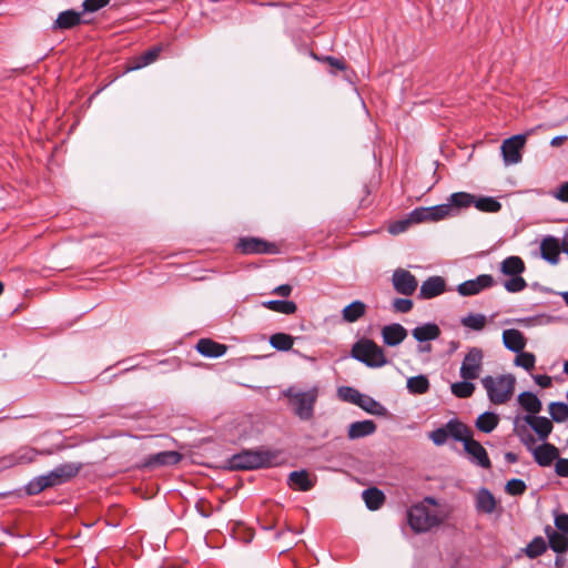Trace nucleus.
Masks as SVG:
<instances>
[{
    "mask_svg": "<svg viewBox=\"0 0 568 568\" xmlns=\"http://www.w3.org/2000/svg\"><path fill=\"white\" fill-rule=\"evenodd\" d=\"M446 516L437 507L433 497H426L420 503L412 506L408 511V524L415 532H426L439 526Z\"/></svg>",
    "mask_w": 568,
    "mask_h": 568,
    "instance_id": "f257e3e1",
    "label": "nucleus"
},
{
    "mask_svg": "<svg viewBox=\"0 0 568 568\" xmlns=\"http://www.w3.org/2000/svg\"><path fill=\"white\" fill-rule=\"evenodd\" d=\"M283 395L287 398L292 412L298 419L310 422L314 418L315 404L320 395L317 386H313L308 390L292 386L285 389Z\"/></svg>",
    "mask_w": 568,
    "mask_h": 568,
    "instance_id": "f03ea898",
    "label": "nucleus"
},
{
    "mask_svg": "<svg viewBox=\"0 0 568 568\" xmlns=\"http://www.w3.org/2000/svg\"><path fill=\"white\" fill-rule=\"evenodd\" d=\"M80 464L69 463L60 465L49 474L32 479L27 486V491L30 495H37L47 488L61 485L75 477L80 471Z\"/></svg>",
    "mask_w": 568,
    "mask_h": 568,
    "instance_id": "7ed1b4c3",
    "label": "nucleus"
},
{
    "mask_svg": "<svg viewBox=\"0 0 568 568\" xmlns=\"http://www.w3.org/2000/svg\"><path fill=\"white\" fill-rule=\"evenodd\" d=\"M481 384L487 392L488 399L494 405L508 403L515 393L516 377L513 374L485 376Z\"/></svg>",
    "mask_w": 568,
    "mask_h": 568,
    "instance_id": "20e7f679",
    "label": "nucleus"
},
{
    "mask_svg": "<svg viewBox=\"0 0 568 568\" xmlns=\"http://www.w3.org/2000/svg\"><path fill=\"white\" fill-rule=\"evenodd\" d=\"M352 356L369 367H382L387 364L384 349L374 341L363 338L355 343Z\"/></svg>",
    "mask_w": 568,
    "mask_h": 568,
    "instance_id": "39448f33",
    "label": "nucleus"
},
{
    "mask_svg": "<svg viewBox=\"0 0 568 568\" xmlns=\"http://www.w3.org/2000/svg\"><path fill=\"white\" fill-rule=\"evenodd\" d=\"M276 455L264 450H244L233 456L231 464L237 469H254L273 465Z\"/></svg>",
    "mask_w": 568,
    "mask_h": 568,
    "instance_id": "423d86ee",
    "label": "nucleus"
},
{
    "mask_svg": "<svg viewBox=\"0 0 568 568\" xmlns=\"http://www.w3.org/2000/svg\"><path fill=\"white\" fill-rule=\"evenodd\" d=\"M236 247L242 254H278L280 247L276 243L260 237H242Z\"/></svg>",
    "mask_w": 568,
    "mask_h": 568,
    "instance_id": "0eeeda50",
    "label": "nucleus"
},
{
    "mask_svg": "<svg viewBox=\"0 0 568 568\" xmlns=\"http://www.w3.org/2000/svg\"><path fill=\"white\" fill-rule=\"evenodd\" d=\"M484 353L479 347H471L465 355L462 366L460 376L466 381H474L479 377L483 367Z\"/></svg>",
    "mask_w": 568,
    "mask_h": 568,
    "instance_id": "6e6552de",
    "label": "nucleus"
},
{
    "mask_svg": "<svg viewBox=\"0 0 568 568\" xmlns=\"http://www.w3.org/2000/svg\"><path fill=\"white\" fill-rule=\"evenodd\" d=\"M526 141L527 134H517L503 142L501 154L506 165L517 164L521 161V151Z\"/></svg>",
    "mask_w": 568,
    "mask_h": 568,
    "instance_id": "1a4fd4ad",
    "label": "nucleus"
},
{
    "mask_svg": "<svg viewBox=\"0 0 568 568\" xmlns=\"http://www.w3.org/2000/svg\"><path fill=\"white\" fill-rule=\"evenodd\" d=\"M91 22L90 18H84L80 11L69 9L60 12L52 24V31L63 32L72 30L80 24H88Z\"/></svg>",
    "mask_w": 568,
    "mask_h": 568,
    "instance_id": "9d476101",
    "label": "nucleus"
},
{
    "mask_svg": "<svg viewBox=\"0 0 568 568\" xmlns=\"http://www.w3.org/2000/svg\"><path fill=\"white\" fill-rule=\"evenodd\" d=\"M395 291L403 295H412L417 288L416 277L404 268H397L392 277Z\"/></svg>",
    "mask_w": 568,
    "mask_h": 568,
    "instance_id": "9b49d317",
    "label": "nucleus"
},
{
    "mask_svg": "<svg viewBox=\"0 0 568 568\" xmlns=\"http://www.w3.org/2000/svg\"><path fill=\"white\" fill-rule=\"evenodd\" d=\"M495 281L491 275L483 274L475 280L466 281L457 286V292L462 296H471L480 293L483 290L491 287Z\"/></svg>",
    "mask_w": 568,
    "mask_h": 568,
    "instance_id": "f8f14e48",
    "label": "nucleus"
},
{
    "mask_svg": "<svg viewBox=\"0 0 568 568\" xmlns=\"http://www.w3.org/2000/svg\"><path fill=\"white\" fill-rule=\"evenodd\" d=\"M446 291V282L442 276H430L423 282L418 297L420 300H430L439 296Z\"/></svg>",
    "mask_w": 568,
    "mask_h": 568,
    "instance_id": "ddd939ff",
    "label": "nucleus"
},
{
    "mask_svg": "<svg viewBox=\"0 0 568 568\" xmlns=\"http://www.w3.org/2000/svg\"><path fill=\"white\" fill-rule=\"evenodd\" d=\"M561 251V243L558 239L554 236H546L542 239L540 243V254L548 263L552 265L558 264Z\"/></svg>",
    "mask_w": 568,
    "mask_h": 568,
    "instance_id": "4468645a",
    "label": "nucleus"
},
{
    "mask_svg": "<svg viewBox=\"0 0 568 568\" xmlns=\"http://www.w3.org/2000/svg\"><path fill=\"white\" fill-rule=\"evenodd\" d=\"M464 449L473 458V460L480 467L486 469L491 467V463L486 449L479 442L473 439V437L469 440H466Z\"/></svg>",
    "mask_w": 568,
    "mask_h": 568,
    "instance_id": "2eb2a0df",
    "label": "nucleus"
},
{
    "mask_svg": "<svg viewBox=\"0 0 568 568\" xmlns=\"http://www.w3.org/2000/svg\"><path fill=\"white\" fill-rule=\"evenodd\" d=\"M535 460L542 467L550 466L559 458V450L552 444L545 443L532 449Z\"/></svg>",
    "mask_w": 568,
    "mask_h": 568,
    "instance_id": "dca6fc26",
    "label": "nucleus"
},
{
    "mask_svg": "<svg viewBox=\"0 0 568 568\" xmlns=\"http://www.w3.org/2000/svg\"><path fill=\"white\" fill-rule=\"evenodd\" d=\"M407 336V331L400 324H390L382 328L384 344L388 346L399 345Z\"/></svg>",
    "mask_w": 568,
    "mask_h": 568,
    "instance_id": "f3484780",
    "label": "nucleus"
},
{
    "mask_svg": "<svg viewBox=\"0 0 568 568\" xmlns=\"http://www.w3.org/2000/svg\"><path fill=\"white\" fill-rule=\"evenodd\" d=\"M182 460V455L179 452L170 450V452H161L148 457L144 463L145 467L153 466H166V465H175Z\"/></svg>",
    "mask_w": 568,
    "mask_h": 568,
    "instance_id": "a211bd4d",
    "label": "nucleus"
},
{
    "mask_svg": "<svg viewBox=\"0 0 568 568\" xmlns=\"http://www.w3.org/2000/svg\"><path fill=\"white\" fill-rule=\"evenodd\" d=\"M524 420L535 430L540 440H545L552 430V423L547 417L527 415Z\"/></svg>",
    "mask_w": 568,
    "mask_h": 568,
    "instance_id": "6ab92c4d",
    "label": "nucleus"
},
{
    "mask_svg": "<svg viewBox=\"0 0 568 568\" xmlns=\"http://www.w3.org/2000/svg\"><path fill=\"white\" fill-rule=\"evenodd\" d=\"M476 509L478 513L493 514L497 508L495 496L486 488H480L475 497Z\"/></svg>",
    "mask_w": 568,
    "mask_h": 568,
    "instance_id": "aec40b11",
    "label": "nucleus"
},
{
    "mask_svg": "<svg viewBox=\"0 0 568 568\" xmlns=\"http://www.w3.org/2000/svg\"><path fill=\"white\" fill-rule=\"evenodd\" d=\"M503 342L506 348L515 353L521 352L526 347L524 334L516 328L505 329L503 332Z\"/></svg>",
    "mask_w": 568,
    "mask_h": 568,
    "instance_id": "412c9836",
    "label": "nucleus"
},
{
    "mask_svg": "<svg viewBox=\"0 0 568 568\" xmlns=\"http://www.w3.org/2000/svg\"><path fill=\"white\" fill-rule=\"evenodd\" d=\"M197 352L206 357H220L225 354L227 347L210 338H201L196 344Z\"/></svg>",
    "mask_w": 568,
    "mask_h": 568,
    "instance_id": "4be33fe9",
    "label": "nucleus"
},
{
    "mask_svg": "<svg viewBox=\"0 0 568 568\" xmlns=\"http://www.w3.org/2000/svg\"><path fill=\"white\" fill-rule=\"evenodd\" d=\"M316 477L311 478L306 470L292 471L288 475V485L295 489L307 491L315 485Z\"/></svg>",
    "mask_w": 568,
    "mask_h": 568,
    "instance_id": "5701e85b",
    "label": "nucleus"
},
{
    "mask_svg": "<svg viewBox=\"0 0 568 568\" xmlns=\"http://www.w3.org/2000/svg\"><path fill=\"white\" fill-rule=\"evenodd\" d=\"M161 50H162L161 45H155V47L144 51L140 55L134 57L131 60L130 64L128 65L126 70L132 71V70H138V69L149 65L150 63L154 62L158 59Z\"/></svg>",
    "mask_w": 568,
    "mask_h": 568,
    "instance_id": "b1692460",
    "label": "nucleus"
},
{
    "mask_svg": "<svg viewBox=\"0 0 568 568\" xmlns=\"http://www.w3.org/2000/svg\"><path fill=\"white\" fill-rule=\"evenodd\" d=\"M413 337L423 343L427 341H434L439 337L440 328L435 323H427L422 326H417L412 331Z\"/></svg>",
    "mask_w": 568,
    "mask_h": 568,
    "instance_id": "393cba45",
    "label": "nucleus"
},
{
    "mask_svg": "<svg viewBox=\"0 0 568 568\" xmlns=\"http://www.w3.org/2000/svg\"><path fill=\"white\" fill-rule=\"evenodd\" d=\"M526 270L519 256H509L500 263V272L506 276L521 275Z\"/></svg>",
    "mask_w": 568,
    "mask_h": 568,
    "instance_id": "a878e982",
    "label": "nucleus"
},
{
    "mask_svg": "<svg viewBox=\"0 0 568 568\" xmlns=\"http://www.w3.org/2000/svg\"><path fill=\"white\" fill-rule=\"evenodd\" d=\"M376 430V424L373 420L355 422L349 425L348 437L351 439L368 436Z\"/></svg>",
    "mask_w": 568,
    "mask_h": 568,
    "instance_id": "bb28decb",
    "label": "nucleus"
},
{
    "mask_svg": "<svg viewBox=\"0 0 568 568\" xmlns=\"http://www.w3.org/2000/svg\"><path fill=\"white\" fill-rule=\"evenodd\" d=\"M518 403L523 407L524 410L528 412L529 415H532V416H535V414H538L542 407L539 398L530 392H524V393L519 394Z\"/></svg>",
    "mask_w": 568,
    "mask_h": 568,
    "instance_id": "cd10ccee",
    "label": "nucleus"
},
{
    "mask_svg": "<svg viewBox=\"0 0 568 568\" xmlns=\"http://www.w3.org/2000/svg\"><path fill=\"white\" fill-rule=\"evenodd\" d=\"M446 428L448 430V436L454 437L456 440L463 442L464 445L466 440L471 438V430L458 420H449L446 424Z\"/></svg>",
    "mask_w": 568,
    "mask_h": 568,
    "instance_id": "c85d7f7f",
    "label": "nucleus"
},
{
    "mask_svg": "<svg viewBox=\"0 0 568 568\" xmlns=\"http://www.w3.org/2000/svg\"><path fill=\"white\" fill-rule=\"evenodd\" d=\"M546 535L549 540V546L554 551L562 554L568 549L567 536L561 535L559 531L551 527L546 528Z\"/></svg>",
    "mask_w": 568,
    "mask_h": 568,
    "instance_id": "c756f323",
    "label": "nucleus"
},
{
    "mask_svg": "<svg viewBox=\"0 0 568 568\" xmlns=\"http://www.w3.org/2000/svg\"><path fill=\"white\" fill-rule=\"evenodd\" d=\"M366 313V305L361 301H355L345 306L342 311L343 320L347 323H354Z\"/></svg>",
    "mask_w": 568,
    "mask_h": 568,
    "instance_id": "7c9ffc66",
    "label": "nucleus"
},
{
    "mask_svg": "<svg viewBox=\"0 0 568 568\" xmlns=\"http://www.w3.org/2000/svg\"><path fill=\"white\" fill-rule=\"evenodd\" d=\"M430 384L425 375L409 377L407 379V389L410 394L423 395L429 390Z\"/></svg>",
    "mask_w": 568,
    "mask_h": 568,
    "instance_id": "2f4dec72",
    "label": "nucleus"
},
{
    "mask_svg": "<svg viewBox=\"0 0 568 568\" xmlns=\"http://www.w3.org/2000/svg\"><path fill=\"white\" fill-rule=\"evenodd\" d=\"M265 308L273 312L291 315L297 311V305L293 301H267L262 304Z\"/></svg>",
    "mask_w": 568,
    "mask_h": 568,
    "instance_id": "473e14b6",
    "label": "nucleus"
},
{
    "mask_svg": "<svg viewBox=\"0 0 568 568\" xmlns=\"http://www.w3.org/2000/svg\"><path fill=\"white\" fill-rule=\"evenodd\" d=\"M363 499L369 509L376 510L383 505L385 496L377 488H368L363 491Z\"/></svg>",
    "mask_w": 568,
    "mask_h": 568,
    "instance_id": "72a5a7b5",
    "label": "nucleus"
},
{
    "mask_svg": "<svg viewBox=\"0 0 568 568\" xmlns=\"http://www.w3.org/2000/svg\"><path fill=\"white\" fill-rule=\"evenodd\" d=\"M499 423V417L495 413L486 412L478 416L476 426L484 433L493 432Z\"/></svg>",
    "mask_w": 568,
    "mask_h": 568,
    "instance_id": "f704fd0d",
    "label": "nucleus"
},
{
    "mask_svg": "<svg viewBox=\"0 0 568 568\" xmlns=\"http://www.w3.org/2000/svg\"><path fill=\"white\" fill-rule=\"evenodd\" d=\"M270 344L277 351H290L294 345V338L285 333H276L270 337Z\"/></svg>",
    "mask_w": 568,
    "mask_h": 568,
    "instance_id": "c9c22d12",
    "label": "nucleus"
},
{
    "mask_svg": "<svg viewBox=\"0 0 568 568\" xmlns=\"http://www.w3.org/2000/svg\"><path fill=\"white\" fill-rule=\"evenodd\" d=\"M356 405H358L361 408L373 415H383L385 413V408L383 405H381L378 402L364 394H362Z\"/></svg>",
    "mask_w": 568,
    "mask_h": 568,
    "instance_id": "e433bc0d",
    "label": "nucleus"
},
{
    "mask_svg": "<svg viewBox=\"0 0 568 568\" xmlns=\"http://www.w3.org/2000/svg\"><path fill=\"white\" fill-rule=\"evenodd\" d=\"M452 393L458 398H468L475 392V385L470 381H462L453 383L450 386Z\"/></svg>",
    "mask_w": 568,
    "mask_h": 568,
    "instance_id": "4c0bfd02",
    "label": "nucleus"
},
{
    "mask_svg": "<svg viewBox=\"0 0 568 568\" xmlns=\"http://www.w3.org/2000/svg\"><path fill=\"white\" fill-rule=\"evenodd\" d=\"M460 323L473 331H481L487 324V318L484 314H468L462 318Z\"/></svg>",
    "mask_w": 568,
    "mask_h": 568,
    "instance_id": "58836bf2",
    "label": "nucleus"
},
{
    "mask_svg": "<svg viewBox=\"0 0 568 568\" xmlns=\"http://www.w3.org/2000/svg\"><path fill=\"white\" fill-rule=\"evenodd\" d=\"M549 414L551 418L557 422L561 423L568 419V405L561 402H554L549 404Z\"/></svg>",
    "mask_w": 568,
    "mask_h": 568,
    "instance_id": "ea45409f",
    "label": "nucleus"
},
{
    "mask_svg": "<svg viewBox=\"0 0 568 568\" xmlns=\"http://www.w3.org/2000/svg\"><path fill=\"white\" fill-rule=\"evenodd\" d=\"M475 206L479 211L496 213L501 209V204L494 197H479L475 199Z\"/></svg>",
    "mask_w": 568,
    "mask_h": 568,
    "instance_id": "a19ab883",
    "label": "nucleus"
},
{
    "mask_svg": "<svg viewBox=\"0 0 568 568\" xmlns=\"http://www.w3.org/2000/svg\"><path fill=\"white\" fill-rule=\"evenodd\" d=\"M110 3V0H84L81 6V14L84 18H89V16L98 12L102 8L106 7Z\"/></svg>",
    "mask_w": 568,
    "mask_h": 568,
    "instance_id": "79ce46f5",
    "label": "nucleus"
},
{
    "mask_svg": "<svg viewBox=\"0 0 568 568\" xmlns=\"http://www.w3.org/2000/svg\"><path fill=\"white\" fill-rule=\"evenodd\" d=\"M429 211V222L440 221L453 214V206L450 204H440L436 206L428 207Z\"/></svg>",
    "mask_w": 568,
    "mask_h": 568,
    "instance_id": "37998d69",
    "label": "nucleus"
},
{
    "mask_svg": "<svg viewBox=\"0 0 568 568\" xmlns=\"http://www.w3.org/2000/svg\"><path fill=\"white\" fill-rule=\"evenodd\" d=\"M547 549L546 541L542 537H536L526 547L525 552L529 558H536L544 554Z\"/></svg>",
    "mask_w": 568,
    "mask_h": 568,
    "instance_id": "c03bdc74",
    "label": "nucleus"
},
{
    "mask_svg": "<svg viewBox=\"0 0 568 568\" xmlns=\"http://www.w3.org/2000/svg\"><path fill=\"white\" fill-rule=\"evenodd\" d=\"M475 196L469 194V193H465V192H458V193H454L450 195V205L453 206H456V207H468L470 206L471 204L475 205Z\"/></svg>",
    "mask_w": 568,
    "mask_h": 568,
    "instance_id": "a18cd8bd",
    "label": "nucleus"
},
{
    "mask_svg": "<svg viewBox=\"0 0 568 568\" xmlns=\"http://www.w3.org/2000/svg\"><path fill=\"white\" fill-rule=\"evenodd\" d=\"M518 355L515 358V365L525 368L526 371H531L535 367L536 357L532 353L527 352H517Z\"/></svg>",
    "mask_w": 568,
    "mask_h": 568,
    "instance_id": "49530a36",
    "label": "nucleus"
},
{
    "mask_svg": "<svg viewBox=\"0 0 568 568\" xmlns=\"http://www.w3.org/2000/svg\"><path fill=\"white\" fill-rule=\"evenodd\" d=\"M33 456H27V455H7L3 457H0V465H2L4 468L12 467L14 465L24 463V462H32Z\"/></svg>",
    "mask_w": 568,
    "mask_h": 568,
    "instance_id": "de8ad7c7",
    "label": "nucleus"
},
{
    "mask_svg": "<svg viewBox=\"0 0 568 568\" xmlns=\"http://www.w3.org/2000/svg\"><path fill=\"white\" fill-rule=\"evenodd\" d=\"M504 286L508 292L517 293V292H521L523 290H525L527 286V283H526L525 278L521 277L520 275H514V276H510V278L504 283Z\"/></svg>",
    "mask_w": 568,
    "mask_h": 568,
    "instance_id": "09e8293b",
    "label": "nucleus"
},
{
    "mask_svg": "<svg viewBox=\"0 0 568 568\" xmlns=\"http://www.w3.org/2000/svg\"><path fill=\"white\" fill-rule=\"evenodd\" d=\"M526 488H527V486H526L525 481L521 479H516V478L508 480L505 486L506 493L511 496L523 495L526 491Z\"/></svg>",
    "mask_w": 568,
    "mask_h": 568,
    "instance_id": "8fccbe9b",
    "label": "nucleus"
},
{
    "mask_svg": "<svg viewBox=\"0 0 568 568\" xmlns=\"http://www.w3.org/2000/svg\"><path fill=\"white\" fill-rule=\"evenodd\" d=\"M338 395L343 400L357 404L362 396V393L352 387H341L338 389Z\"/></svg>",
    "mask_w": 568,
    "mask_h": 568,
    "instance_id": "3c124183",
    "label": "nucleus"
},
{
    "mask_svg": "<svg viewBox=\"0 0 568 568\" xmlns=\"http://www.w3.org/2000/svg\"><path fill=\"white\" fill-rule=\"evenodd\" d=\"M412 224H417L422 222H429V211L428 207H418L412 211L408 215Z\"/></svg>",
    "mask_w": 568,
    "mask_h": 568,
    "instance_id": "603ef678",
    "label": "nucleus"
},
{
    "mask_svg": "<svg viewBox=\"0 0 568 568\" xmlns=\"http://www.w3.org/2000/svg\"><path fill=\"white\" fill-rule=\"evenodd\" d=\"M429 438L437 446L444 445L448 438V430L445 427L437 428L429 434Z\"/></svg>",
    "mask_w": 568,
    "mask_h": 568,
    "instance_id": "864d4df0",
    "label": "nucleus"
},
{
    "mask_svg": "<svg viewBox=\"0 0 568 568\" xmlns=\"http://www.w3.org/2000/svg\"><path fill=\"white\" fill-rule=\"evenodd\" d=\"M413 301L408 298H396L393 302V308L398 313H408L413 308Z\"/></svg>",
    "mask_w": 568,
    "mask_h": 568,
    "instance_id": "5fc2aeb1",
    "label": "nucleus"
},
{
    "mask_svg": "<svg viewBox=\"0 0 568 568\" xmlns=\"http://www.w3.org/2000/svg\"><path fill=\"white\" fill-rule=\"evenodd\" d=\"M409 225H412V222L409 221V217H407L405 220L397 221V222L390 224L388 227V231H389V233L396 235L402 232H405Z\"/></svg>",
    "mask_w": 568,
    "mask_h": 568,
    "instance_id": "6e6d98bb",
    "label": "nucleus"
},
{
    "mask_svg": "<svg viewBox=\"0 0 568 568\" xmlns=\"http://www.w3.org/2000/svg\"><path fill=\"white\" fill-rule=\"evenodd\" d=\"M555 526L561 535H568V514H561L556 516Z\"/></svg>",
    "mask_w": 568,
    "mask_h": 568,
    "instance_id": "4d7b16f0",
    "label": "nucleus"
},
{
    "mask_svg": "<svg viewBox=\"0 0 568 568\" xmlns=\"http://www.w3.org/2000/svg\"><path fill=\"white\" fill-rule=\"evenodd\" d=\"M556 474L560 477H568V459L558 458L555 465Z\"/></svg>",
    "mask_w": 568,
    "mask_h": 568,
    "instance_id": "13d9d810",
    "label": "nucleus"
},
{
    "mask_svg": "<svg viewBox=\"0 0 568 568\" xmlns=\"http://www.w3.org/2000/svg\"><path fill=\"white\" fill-rule=\"evenodd\" d=\"M197 511L203 517H210L212 515V507L209 501L200 499L195 505Z\"/></svg>",
    "mask_w": 568,
    "mask_h": 568,
    "instance_id": "bf43d9fd",
    "label": "nucleus"
},
{
    "mask_svg": "<svg viewBox=\"0 0 568 568\" xmlns=\"http://www.w3.org/2000/svg\"><path fill=\"white\" fill-rule=\"evenodd\" d=\"M554 197L561 202H568V182H565L559 185L556 192H554Z\"/></svg>",
    "mask_w": 568,
    "mask_h": 568,
    "instance_id": "052dcab7",
    "label": "nucleus"
},
{
    "mask_svg": "<svg viewBox=\"0 0 568 568\" xmlns=\"http://www.w3.org/2000/svg\"><path fill=\"white\" fill-rule=\"evenodd\" d=\"M272 293L281 297H288L292 293V286L288 284L280 285L275 287Z\"/></svg>",
    "mask_w": 568,
    "mask_h": 568,
    "instance_id": "680f3d73",
    "label": "nucleus"
},
{
    "mask_svg": "<svg viewBox=\"0 0 568 568\" xmlns=\"http://www.w3.org/2000/svg\"><path fill=\"white\" fill-rule=\"evenodd\" d=\"M534 379L542 388H548L552 384V379L548 375H536L534 376Z\"/></svg>",
    "mask_w": 568,
    "mask_h": 568,
    "instance_id": "e2e57ef3",
    "label": "nucleus"
},
{
    "mask_svg": "<svg viewBox=\"0 0 568 568\" xmlns=\"http://www.w3.org/2000/svg\"><path fill=\"white\" fill-rule=\"evenodd\" d=\"M331 67L337 69V70H345L346 69V65L345 63L343 62V60H339V59H336V58H333V57H326L324 59Z\"/></svg>",
    "mask_w": 568,
    "mask_h": 568,
    "instance_id": "0e129e2a",
    "label": "nucleus"
},
{
    "mask_svg": "<svg viewBox=\"0 0 568 568\" xmlns=\"http://www.w3.org/2000/svg\"><path fill=\"white\" fill-rule=\"evenodd\" d=\"M568 140L567 135H558L551 139L550 145L554 148H558L564 144Z\"/></svg>",
    "mask_w": 568,
    "mask_h": 568,
    "instance_id": "69168bd1",
    "label": "nucleus"
},
{
    "mask_svg": "<svg viewBox=\"0 0 568 568\" xmlns=\"http://www.w3.org/2000/svg\"><path fill=\"white\" fill-rule=\"evenodd\" d=\"M534 443H535V438H534V436H531V435L527 436V437L524 439V444L526 445V447H527L531 453H532V449L535 448V447H532Z\"/></svg>",
    "mask_w": 568,
    "mask_h": 568,
    "instance_id": "338daca9",
    "label": "nucleus"
},
{
    "mask_svg": "<svg viewBox=\"0 0 568 568\" xmlns=\"http://www.w3.org/2000/svg\"><path fill=\"white\" fill-rule=\"evenodd\" d=\"M561 248L565 253L568 254V233L565 234L562 242H561Z\"/></svg>",
    "mask_w": 568,
    "mask_h": 568,
    "instance_id": "774afa93",
    "label": "nucleus"
}]
</instances>
